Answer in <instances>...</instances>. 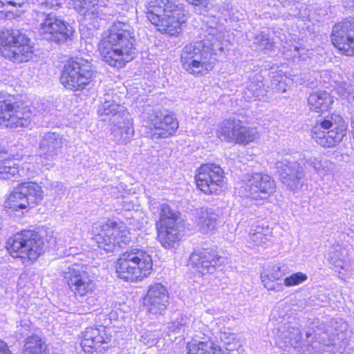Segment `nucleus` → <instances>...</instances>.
<instances>
[{
    "instance_id": "26",
    "label": "nucleus",
    "mask_w": 354,
    "mask_h": 354,
    "mask_svg": "<svg viewBox=\"0 0 354 354\" xmlns=\"http://www.w3.org/2000/svg\"><path fill=\"white\" fill-rule=\"evenodd\" d=\"M112 135L114 140L118 144H127L133 137L134 130L131 120L128 116L118 120L115 123H112Z\"/></svg>"
},
{
    "instance_id": "46",
    "label": "nucleus",
    "mask_w": 354,
    "mask_h": 354,
    "mask_svg": "<svg viewBox=\"0 0 354 354\" xmlns=\"http://www.w3.org/2000/svg\"><path fill=\"white\" fill-rule=\"evenodd\" d=\"M59 5V0H44L41 3V7L53 8Z\"/></svg>"
},
{
    "instance_id": "15",
    "label": "nucleus",
    "mask_w": 354,
    "mask_h": 354,
    "mask_svg": "<svg viewBox=\"0 0 354 354\" xmlns=\"http://www.w3.org/2000/svg\"><path fill=\"white\" fill-rule=\"evenodd\" d=\"M217 136L221 140L243 145H248L259 138L256 129L245 127L241 120L236 119L223 122Z\"/></svg>"
},
{
    "instance_id": "7",
    "label": "nucleus",
    "mask_w": 354,
    "mask_h": 354,
    "mask_svg": "<svg viewBox=\"0 0 354 354\" xmlns=\"http://www.w3.org/2000/svg\"><path fill=\"white\" fill-rule=\"evenodd\" d=\"M30 39L18 30H6L0 39L1 55L14 62H28L32 58V46Z\"/></svg>"
},
{
    "instance_id": "20",
    "label": "nucleus",
    "mask_w": 354,
    "mask_h": 354,
    "mask_svg": "<svg viewBox=\"0 0 354 354\" xmlns=\"http://www.w3.org/2000/svg\"><path fill=\"white\" fill-rule=\"evenodd\" d=\"M276 168L282 183L291 189L297 188L304 177L303 167L290 156L277 161Z\"/></svg>"
},
{
    "instance_id": "25",
    "label": "nucleus",
    "mask_w": 354,
    "mask_h": 354,
    "mask_svg": "<svg viewBox=\"0 0 354 354\" xmlns=\"http://www.w3.org/2000/svg\"><path fill=\"white\" fill-rule=\"evenodd\" d=\"M268 91L263 82L261 75H256L246 83L243 92V97L246 101L261 100L266 95Z\"/></svg>"
},
{
    "instance_id": "3",
    "label": "nucleus",
    "mask_w": 354,
    "mask_h": 354,
    "mask_svg": "<svg viewBox=\"0 0 354 354\" xmlns=\"http://www.w3.org/2000/svg\"><path fill=\"white\" fill-rule=\"evenodd\" d=\"M145 7L147 19L158 31L170 36L180 34L187 20L184 6L174 0H150Z\"/></svg>"
},
{
    "instance_id": "9",
    "label": "nucleus",
    "mask_w": 354,
    "mask_h": 354,
    "mask_svg": "<svg viewBox=\"0 0 354 354\" xmlns=\"http://www.w3.org/2000/svg\"><path fill=\"white\" fill-rule=\"evenodd\" d=\"M158 239L166 249L170 248L179 240L183 230L182 219L178 212L167 204L160 206V218L156 223Z\"/></svg>"
},
{
    "instance_id": "32",
    "label": "nucleus",
    "mask_w": 354,
    "mask_h": 354,
    "mask_svg": "<svg viewBox=\"0 0 354 354\" xmlns=\"http://www.w3.org/2000/svg\"><path fill=\"white\" fill-rule=\"evenodd\" d=\"M333 102V97L328 92L324 91L313 92L308 98L310 109L316 112L327 111Z\"/></svg>"
},
{
    "instance_id": "49",
    "label": "nucleus",
    "mask_w": 354,
    "mask_h": 354,
    "mask_svg": "<svg viewBox=\"0 0 354 354\" xmlns=\"http://www.w3.org/2000/svg\"><path fill=\"white\" fill-rule=\"evenodd\" d=\"M294 49L295 51H297V50H298L297 47H295Z\"/></svg>"
},
{
    "instance_id": "11",
    "label": "nucleus",
    "mask_w": 354,
    "mask_h": 354,
    "mask_svg": "<svg viewBox=\"0 0 354 354\" xmlns=\"http://www.w3.org/2000/svg\"><path fill=\"white\" fill-rule=\"evenodd\" d=\"M43 199L41 186L32 182L19 184L6 198L4 206L13 212L26 209L30 205H35Z\"/></svg>"
},
{
    "instance_id": "40",
    "label": "nucleus",
    "mask_w": 354,
    "mask_h": 354,
    "mask_svg": "<svg viewBox=\"0 0 354 354\" xmlns=\"http://www.w3.org/2000/svg\"><path fill=\"white\" fill-rule=\"evenodd\" d=\"M314 324L315 326H313V333H312L309 331H307L306 333V338L313 337V338L324 342V337H320L322 333H326L329 338H330V337L333 335L332 329L329 327H326L325 324Z\"/></svg>"
},
{
    "instance_id": "14",
    "label": "nucleus",
    "mask_w": 354,
    "mask_h": 354,
    "mask_svg": "<svg viewBox=\"0 0 354 354\" xmlns=\"http://www.w3.org/2000/svg\"><path fill=\"white\" fill-rule=\"evenodd\" d=\"M32 111L28 106L19 102H0V124L6 127H28L32 120Z\"/></svg>"
},
{
    "instance_id": "18",
    "label": "nucleus",
    "mask_w": 354,
    "mask_h": 354,
    "mask_svg": "<svg viewBox=\"0 0 354 354\" xmlns=\"http://www.w3.org/2000/svg\"><path fill=\"white\" fill-rule=\"evenodd\" d=\"M333 44L342 53L354 55V19H346L334 26L331 35Z\"/></svg>"
},
{
    "instance_id": "48",
    "label": "nucleus",
    "mask_w": 354,
    "mask_h": 354,
    "mask_svg": "<svg viewBox=\"0 0 354 354\" xmlns=\"http://www.w3.org/2000/svg\"><path fill=\"white\" fill-rule=\"evenodd\" d=\"M187 1L193 5L198 6L200 4H203L207 0H187Z\"/></svg>"
},
{
    "instance_id": "45",
    "label": "nucleus",
    "mask_w": 354,
    "mask_h": 354,
    "mask_svg": "<svg viewBox=\"0 0 354 354\" xmlns=\"http://www.w3.org/2000/svg\"><path fill=\"white\" fill-rule=\"evenodd\" d=\"M26 0H0V8L8 9L9 6L21 7Z\"/></svg>"
},
{
    "instance_id": "12",
    "label": "nucleus",
    "mask_w": 354,
    "mask_h": 354,
    "mask_svg": "<svg viewBox=\"0 0 354 354\" xmlns=\"http://www.w3.org/2000/svg\"><path fill=\"white\" fill-rule=\"evenodd\" d=\"M224 178V171L219 165L203 164L196 171V185L206 195H218L225 185Z\"/></svg>"
},
{
    "instance_id": "1",
    "label": "nucleus",
    "mask_w": 354,
    "mask_h": 354,
    "mask_svg": "<svg viewBox=\"0 0 354 354\" xmlns=\"http://www.w3.org/2000/svg\"><path fill=\"white\" fill-rule=\"evenodd\" d=\"M135 32L132 26L115 21L103 33L99 50L102 59L109 65L122 68L135 54Z\"/></svg>"
},
{
    "instance_id": "16",
    "label": "nucleus",
    "mask_w": 354,
    "mask_h": 354,
    "mask_svg": "<svg viewBox=\"0 0 354 354\" xmlns=\"http://www.w3.org/2000/svg\"><path fill=\"white\" fill-rule=\"evenodd\" d=\"M63 276L76 297L88 296L95 289L93 277L78 266L67 268L64 271Z\"/></svg>"
},
{
    "instance_id": "10",
    "label": "nucleus",
    "mask_w": 354,
    "mask_h": 354,
    "mask_svg": "<svg viewBox=\"0 0 354 354\" xmlns=\"http://www.w3.org/2000/svg\"><path fill=\"white\" fill-rule=\"evenodd\" d=\"M346 125L343 118L337 114L327 115L315 128L313 138L324 147H333L338 144L346 134Z\"/></svg>"
},
{
    "instance_id": "5",
    "label": "nucleus",
    "mask_w": 354,
    "mask_h": 354,
    "mask_svg": "<svg viewBox=\"0 0 354 354\" xmlns=\"http://www.w3.org/2000/svg\"><path fill=\"white\" fill-rule=\"evenodd\" d=\"M41 236L32 230H23L10 237L6 248L14 258H20L23 263L29 265L35 261L44 251Z\"/></svg>"
},
{
    "instance_id": "29",
    "label": "nucleus",
    "mask_w": 354,
    "mask_h": 354,
    "mask_svg": "<svg viewBox=\"0 0 354 354\" xmlns=\"http://www.w3.org/2000/svg\"><path fill=\"white\" fill-rule=\"evenodd\" d=\"M74 8L82 15L97 17L105 3L100 0H70Z\"/></svg>"
},
{
    "instance_id": "19",
    "label": "nucleus",
    "mask_w": 354,
    "mask_h": 354,
    "mask_svg": "<svg viewBox=\"0 0 354 354\" xmlns=\"http://www.w3.org/2000/svg\"><path fill=\"white\" fill-rule=\"evenodd\" d=\"M151 127V136L153 139L168 138L173 136L179 124L173 114L167 111H154L147 118Z\"/></svg>"
},
{
    "instance_id": "37",
    "label": "nucleus",
    "mask_w": 354,
    "mask_h": 354,
    "mask_svg": "<svg viewBox=\"0 0 354 354\" xmlns=\"http://www.w3.org/2000/svg\"><path fill=\"white\" fill-rule=\"evenodd\" d=\"M46 345L41 337L37 335L28 337L24 344L23 354H44Z\"/></svg>"
},
{
    "instance_id": "50",
    "label": "nucleus",
    "mask_w": 354,
    "mask_h": 354,
    "mask_svg": "<svg viewBox=\"0 0 354 354\" xmlns=\"http://www.w3.org/2000/svg\"><path fill=\"white\" fill-rule=\"evenodd\" d=\"M219 354H223V353H222V351H221Z\"/></svg>"
},
{
    "instance_id": "34",
    "label": "nucleus",
    "mask_w": 354,
    "mask_h": 354,
    "mask_svg": "<svg viewBox=\"0 0 354 354\" xmlns=\"http://www.w3.org/2000/svg\"><path fill=\"white\" fill-rule=\"evenodd\" d=\"M197 214V225L201 231L207 232L215 228L218 215L212 209L201 208Z\"/></svg>"
},
{
    "instance_id": "23",
    "label": "nucleus",
    "mask_w": 354,
    "mask_h": 354,
    "mask_svg": "<svg viewBox=\"0 0 354 354\" xmlns=\"http://www.w3.org/2000/svg\"><path fill=\"white\" fill-rule=\"evenodd\" d=\"M221 257L211 253L209 250L202 249L191 254L189 263L196 272L204 275L213 272L221 264Z\"/></svg>"
},
{
    "instance_id": "2",
    "label": "nucleus",
    "mask_w": 354,
    "mask_h": 354,
    "mask_svg": "<svg viewBox=\"0 0 354 354\" xmlns=\"http://www.w3.org/2000/svg\"><path fill=\"white\" fill-rule=\"evenodd\" d=\"M221 39V34L211 28L203 40L187 44L181 54L183 68L194 75L209 73L216 62V52L223 50Z\"/></svg>"
},
{
    "instance_id": "24",
    "label": "nucleus",
    "mask_w": 354,
    "mask_h": 354,
    "mask_svg": "<svg viewBox=\"0 0 354 354\" xmlns=\"http://www.w3.org/2000/svg\"><path fill=\"white\" fill-rule=\"evenodd\" d=\"M110 340L104 326L88 327L83 332L81 345L85 352L90 353L93 348L97 349L101 344H107Z\"/></svg>"
},
{
    "instance_id": "6",
    "label": "nucleus",
    "mask_w": 354,
    "mask_h": 354,
    "mask_svg": "<svg viewBox=\"0 0 354 354\" xmlns=\"http://www.w3.org/2000/svg\"><path fill=\"white\" fill-rule=\"evenodd\" d=\"M92 232L99 248L113 252L131 241L130 232L122 223L97 222L93 224Z\"/></svg>"
},
{
    "instance_id": "30",
    "label": "nucleus",
    "mask_w": 354,
    "mask_h": 354,
    "mask_svg": "<svg viewBox=\"0 0 354 354\" xmlns=\"http://www.w3.org/2000/svg\"><path fill=\"white\" fill-rule=\"evenodd\" d=\"M305 163L311 167L315 173L324 177L331 174L335 167V163L323 156L304 157Z\"/></svg>"
},
{
    "instance_id": "17",
    "label": "nucleus",
    "mask_w": 354,
    "mask_h": 354,
    "mask_svg": "<svg viewBox=\"0 0 354 354\" xmlns=\"http://www.w3.org/2000/svg\"><path fill=\"white\" fill-rule=\"evenodd\" d=\"M39 34L45 39L55 42L66 41L73 33V27L55 15L49 14L45 16L41 23Z\"/></svg>"
},
{
    "instance_id": "22",
    "label": "nucleus",
    "mask_w": 354,
    "mask_h": 354,
    "mask_svg": "<svg viewBox=\"0 0 354 354\" xmlns=\"http://www.w3.org/2000/svg\"><path fill=\"white\" fill-rule=\"evenodd\" d=\"M65 140L56 133H46L39 142V158L44 165H49L54 161L59 153Z\"/></svg>"
},
{
    "instance_id": "36",
    "label": "nucleus",
    "mask_w": 354,
    "mask_h": 354,
    "mask_svg": "<svg viewBox=\"0 0 354 354\" xmlns=\"http://www.w3.org/2000/svg\"><path fill=\"white\" fill-rule=\"evenodd\" d=\"M7 153L0 150V178L9 179L19 174V166L6 158Z\"/></svg>"
},
{
    "instance_id": "28",
    "label": "nucleus",
    "mask_w": 354,
    "mask_h": 354,
    "mask_svg": "<svg viewBox=\"0 0 354 354\" xmlns=\"http://www.w3.org/2000/svg\"><path fill=\"white\" fill-rule=\"evenodd\" d=\"M97 113L101 117H106L103 120H109L111 123H115L118 120L129 115L123 106L113 101L104 102L98 109Z\"/></svg>"
},
{
    "instance_id": "44",
    "label": "nucleus",
    "mask_w": 354,
    "mask_h": 354,
    "mask_svg": "<svg viewBox=\"0 0 354 354\" xmlns=\"http://www.w3.org/2000/svg\"><path fill=\"white\" fill-rule=\"evenodd\" d=\"M291 80H287V78L283 79L281 77L280 80L277 79V76H273L272 84L275 85V88L281 93H285L287 91V87L290 84Z\"/></svg>"
},
{
    "instance_id": "4",
    "label": "nucleus",
    "mask_w": 354,
    "mask_h": 354,
    "mask_svg": "<svg viewBox=\"0 0 354 354\" xmlns=\"http://www.w3.org/2000/svg\"><path fill=\"white\" fill-rule=\"evenodd\" d=\"M153 269V261L148 252L131 248L123 252L115 264L118 276L129 281H140L148 277Z\"/></svg>"
},
{
    "instance_id": "21",
    "label": "nucleus",
    "mask_w": 354,
    "mask_h": 354,
    "mask_svg": "<svg viewBox=\"0 0 354 354\" xmlns=\"http://www.w3.org/2000/svg\"><path fill=\"white\" fill-rule=\"evenodd\" d=\"M169 304V293L167 288L157 283L149 286L143 298V305L147 311L153 314H161Z\"/></svg>"
},
{
    "instance_id": "27",
    "label": "nucleus",
    "mask_w": 354,
    "mask_h": 354,
    "mask_svg": "<svg viewBox=\"0 0 354 354\" xmlns=\"http://www.w3.org/2000/svg\"><path fill=\"white\" fill-rule=\"evenodd\" d=\"M282 276L281 268L274 266L265 270L261 274V279L266 289L279 292L283 289L281 281Z\"/></svg>"
},
{
    "instance_id": "47",
    "label": "nucleus",
    "mask_w": 354,
    "mask_h": 354,
    "mask_svg": "<svg viewBox=\"0 0 354 354\" xmlns=\"http://www.w3.org/2000/svg\"><path fill=\"white\" fill-rule=\"evenodd\" d=\"M0 354H12L7 344L0 339Z\"/></svg>"
},
{
    "instance_id": "33",
    "label": "nucleus",
    "mask_w": 354,
    "mask_h": 354,
    "mask_svg": "<svg viewBox=\"0 0 354 354\" xmlns=\"http://www.w3.org/2000/svg\"><path fill=\"white\" fill-rule=\"evenodd\" d=\"M272 230L265 224L254 225L249 233L251 242L258 246L268 245L271 242Z\"/></svg>"
},
{
    "instance_id": "39",
    "label": "nucleus",
    "mask_w": 354,
    "mask_h": 354,
    "mask_svg": "<svg viewBox=\"0 0 354 354\" xmlns=\"http://www.w3.org/2000/svg\"><path fill=\"white\" fill-rule=\"evenodd\" d=\"M284 343L287 346L298 348L302 339V335L299 328L295 326H289L286 334L283 336Z\"/></svg>"
},
{
    "instance_id": "13",
    "label": "nucleus",
    "mask_w": 354,
    "mask_h": 354,
    "mask_svg": "<svg viewBox=\"0 0 354 354\" xmlns=\"http://www.w3.org/2000/svg\"><path fill=\"white\" fill-rule=\"evenodd\" d=\"M243 182L244 196L257 201L266 200L274 192L275 188V183L272 178L262 173L247 174Z\"/></svg>"
},
{
    "instance_id": "8",
    "label": "nucleus",
    "mask_w": 354,
    "mask_h": 354,
    "mask_svg": "<svg viewBox=\"0 0 354 354\" xmlns=\"http://www.w3.org/2000/svg\"><path fill=\"white\" fill-rule=\"evenodd\" d=\"M94 77L92 64L82 57L69 60L61 75L64 86L71 91H80L88 85Z\"/></svg>"
},
{
    "instance_id": "42",
    "label": "nucleus",
    "mask_w": 354,
    "mask_h": 354,
    "mask_svg": "<svg viewBox=\"0 0 354 354\" xmlns=\"http://www.w3.org/2000/svg\"><path fill=\"white\" fill-rule=\"evenodd\" d=\"M189 322V319L187 317L179 315L169 323V329L171 332L179 333L188 326Z\"/></svg>"
},
{
    "instance_id": "41",
    "label": "nucleus",
    "mask_w": 354,
    "mask_h": 354,
    "mask_svg": "<svg viewBox=\"0 0 354 354\" xmlns=\"http://www.w3.org/2000/svg\"><path fill=\"white\" fill-rule=\"evenodd\" d=\"M308 277L305 273L301 272L293 273L283 279V286L287 287L298 286L306 281Z\"/></svg>"
},
{
    "instance_id": "38",
    "label": "nucleus",
    "mask_w": 354,
    "mask_h": 354,
    "mask_svg": "<svg viewBox=\"0 0 354 354\" xmlns=\"http://www.w3.org/2000/svg\"><path fill=\"white\" fill-rule=\"evenodd\" d=\"M334 90L338 96L348 102L354 101V90L351 84L346 81H334Z\"/></svg>"
},
{
    "instance_id": "31",
    "label": "nucleus",
    "mask_w": 354,
    "mask_h": 354,
    "mask_svg": "<svg viewBox=\"0 0 354 354\" xmlns=\"http://www.w3.org/2000/svg\"><path fill=\"white\" fill-rule=\"evenodd\" d=\"M329 261L333 269L339 274L344 276L349 272L351 261L344 250H331L329 253Z\"/></svg>"
},
{
    "instance_id": "35",
    "label": "nucleus",
    "mask_w": 354,
    "mask_h": 354,
    "mask_svg": "<svg viewBox=\"0 0 354 354\" xmlns=\"http://www.w3.org/2000/svg\"><path fill=\"white\" fill-rule=\"evenodd\" d=\"M187 354H219L217 348L211 342L192 340L187 344Z\"/></svg>"
},
{
    "instance_id": "43",
    "label": "nucleus",
    "mask_w": 354,
    "mask_h": 354,
    "mask_svg": "<svg viewBox=\"0 0 354 354\" xmlns=\"http://www.w3.org/2000/svg\"><path fill=\"white\" fill-rule=\"evenodd\" d=\"M254 43L262 50H269L272 46V42L267 34L263 32L255 37Z\"/></svg>"
}]
</instances>
